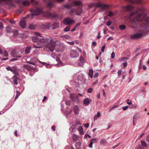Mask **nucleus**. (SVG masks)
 Listing matches in <instances>:
<instances>
[{
  "label": "nucleus",
  "mask_w": 149,
  "mask_h": 149,
  "mask_svg": "<svg viewBox=\"0 0 149 149\" xmlns=\"http://www.w3.org/2000/svg\"><path fill=\"white\" fill-rule=\"evenodd\" d=\"M34 34L37 36L32 38L33 41L36 42L33 44L34 47L36 48H41L45 46L51 52H53L55 45V41L50 37H44L39 33L35 32Z\"/></svg>",
  "instance_id": "1"
},
{
  "label": "nucleus",
  "mask_w": 149,
  "mask_h": 149,
  "mask_svg": "<svg viewBox=\"0 0 149 149\" xmlns=\"http://www.w3.org/2000/svg\"><path fill=\"white\" fill-rule=\"evenodd\" d=\"M143 8H139L138 9L137 12L136 13H132L131 14V17L136 16V20L138 21H140L144 20L145 22L146 23H149V17H146L144 13H142L138 15L137 13L139 12H142L144 10Z\"/></svg>",
  "instance_id": "2"
},
{
  "label": "nucleus",
  "mask_w": 149,
  "mask_h": 149,
  "mask_svg": "<svg viewBox=\"0 0 149 149\" xmlns=\"http://www.w3.org/2000/svg\"><path fill=\"white\" fill-rule=\"evenodd\" d=\"M31 16L32 17L33 15H38L43 13L42 9L41 8H36L34 9L31 10Z\"/></svg>",
  "instance_id": "3"
},
{
  "label": "nucleus",
  "mask_w": 149,
  "mask_h": 149,
  "mask_svg": "<svg viewBox=\"0 0 149 149\" xmlns=\"http://www.w3.org/2000/svg\"><path fill=\"white\" fill-rule=\"evenodd\" d=\"M70 56L72 58H75L79 56V54L75 49H71L70 53Z\"/></svg>",
  "instance_id": "4"
},
{
  "label": "nucleus",
  "mask_w": 149,
  "mask_h": 149,
  "mask_svg": "<svg viewBox=\"0 0 149 149\" xmlns=\"http://www.w3.org/2000/svg\"><path fill=\"white\" fill-rule=\"evenodd\" d=\"M75 23L74 20L69 17L65 19L63 21V23L66 25L72 24Z\"/></svg>",
  "instance_id": "5"
},
{
  "label": "nucleus",
  "mask_w": 149,
  "mask_h": 149,
  "mask_svg": "<svg viewBox=\"0 0 149 149\" xmlns=\"http://www.w3.org/2000/svg\"><path fill=\"white\" fill-rule=\"evenodd\" d=\"M79 96H82V95L80 93H79L78 95H77L76 94L74 93L71 94L70 95V97L71 99L72 100H75V99L77 100V101H78L79 100Z\"/></svg>",
  "instance_id": "6"
},
{
  "label": "nucleus",
  "mask_w": 149,
  "mask_h": 149,
  "mask_svg": "<svg viewBox=\"0 0 149 149\" xmlns=\"http://www.w3.org/2000/svg\"><path fill=\"white\" fill-rule=\"evenodd\" d=\"M54 50H55L56 52H62L63 51V45L61 44H59L56 45L55 44L54 49Z\"/></svg>",
  "instance_id": "7"
},
{
  "label": "nucleus",
  "mask_w": 149,
  "mask_h": 149,
  "mask_svg": "<svg viewBox=\"0 0 149 149\" xmlns=\"http://www.w3.org/2000/svg\"><path fill=\"white\" fill-rule=\"evenodd\" d=\"M147 144L145 141H141V145L137 147L136 149H144V147L146 146Z\"/></svg>",
  "instance_id": "8"
},
{
  "label": "nucleus",
  "mask_w": 149,
  "mask_h": 149,
  "mask_svg": "<svg viewBox=\"0 0 149 149\" xmlns=\"http://www.w3.org/2000/svg\"><path fill=\"white\" fill-rule=\"evenodd\" d=\"M73 6H80L82 5V2L80 1L75 0L72 2Z\"/></svg>",
  "instance_id": "9"
},
{
  "label": "nucleus",
  "mask_w": 149,
  "mask_h": 149,
  "mask_svg": "<svg viewBox=\"0 0 149 149\" xmlns=\"http://www.w3.org/2000/svg\"><path fill=\"white\" fill-rule=\"evenodd\" d=\"M142 33H141L135 34L131 36V38L132 39H137L142 37Z\"/></svg>",
  "instance_id": "10"
},
{
  "label": "nucleus",
  "mask_w": 149,
  "mask_h": 149,
  "mask_svg": "<svg viewBox=\"0 0 149 149\" xmlns=\"http://www.w3.org/2000/svg\"><path fill=\"white\" fill-rule=\"evenodd\" d=\"M44 15L49 17H56L57 16L56 14L53 15L49 12H47Z\"/></svg>",
  "instance_id": "11"
},
{
  "label": "nucleus",
  "mask_w": 149,
  "mask_h": 149,
  "mask_svg": "<svg viewBox=\"0 0 149 149\" xmlns=\"http://www.w3.org/2000/svg\"><path fill=\"white\" fill-rule=\"evenodd\" d=\"M91 101V100L88 98H86L84 100V104L86 106H88L90 102Z\"/></svg>",
  "instance_id": "12"
},
{
  "label": "nucleus",
  "mask_w": 149,
  "mask_h": 149,
  "mask_svg": "<svg viewBox=\"0 0 149 149\" xmlns=\"http://www.w3.org/2000/svg\"><path fill=\"white\" fill-rule=\"evenodd\" d=\"M73 108L74 113L76 115L79 114V110L78 107L76 105H75L74 107Z\"/></svg>",
  "instance_id": "13"
},
{
  "label": "nucleus",
  "mask_w": 149,
  "mask_h": 149,
  "mask_svg": "<svg viewBox=\"0 0 149 149\" xmlns=\"http://www.w3.org/2000/svg\"><path fill=\"white\" fill-rule=\"evenodd\" d=\"M19 24L21 27L24 28L26 26V23L25 20H23L19 22Z\"/></svg>",
  "instance_id": "14"
},
{
  "label": "nucleus",
  "mask_w": 149,
  "mask_h": 149,
  "mask_svg": "<svg viewBox=\"0 0 149 149\" xmlns=\"http://www.w3.org/2000/svg\"><path fill=\"white\" fill-rule=\"evenodd\" d=\"M82 11L83 10L81 8H77L75 11L76 15H79L82 13Z\"/></svg>",
  "instance_id": "15"
},
{
  "label": "nucleus",
  "mask_w": 149,
  "mask_h": 149,
  "mask_svg": "<svg viewBox=\"0 0 149 149\" xmlns=\"http://www.w3.org/2000/svg\"><path fill=\"white\" fill-rule=\"evenodd\" d=\"M80 63H79L78 64V65L79 66H82L85 63V61H84V58L83 57L80 56Z\"/></svg>",
  "instance_id": "16"
},
{
  "label": "nucleus",
  "mask_w": 149,
  "mask_h": 149,
  "mask_svg": "<svg viewBox=\"0 0 149 149\" xmlns=\"http://www.w3.org/2000/svg\"><path fill=\"white\" fill-rule=\"evenodd\" d=\"M52 57L53 58L54 61H56L57 62H59L60 61L59 58H58L57 56L54 53H53L51 54Z\"/></svg>",
  "instance_id": "17"
},
{
  "label": "nucleus",
  "mask_w": 149,
  "mask_h": 149,
  "mask_svg": "<svg viewBox=\"0 0 149 149\" xmlns=\"http://www.w3.org/2000/svg\"><path fill=\"white\" fill-rule=\"evenodd\" d=\"M123 8H124V10H125L130 11L132 9L133 7L132 6H131L130 5H128V6L124 7H123Z\"/></svg>",
  "instance_id": "18"
},
{
  "label": "nucleus",
  "mask_w": 149,
  "mask_h": 149,
  "mask_svg": "<svg viewBox=\"0 0 149 149\" xmlns=\"http://www.w3.org/2000/svg\"><path fill=\"white\" fill-rule=\"evenodd\" d=\"M107 143V140L105 139H102L100 140V144L101 145H105Z\"/></svg>",
  "instance_id": "19"
},
{
  "label": "nucleus",
  "mask_w": 149,
  "mask_h": 149,
  "mask_svg": "<svg viewBox=\"0 0 149 149\" xmlns=\"http://www.w3.org/2000/svg\"><path fill=\"white\" fill-rule=\"evenodd\" d=\"M14 83L15 85H17L18 84V80L19 79L18 78L15 76H13V78Z\"/></svg>",
  "instance_id": "20"
},
{
  "label": "nucleus",
  "mask_w": 149,
  "mask_h": 149,
  "mask_svg": "<svg viewBox=\"0 0 149 149\" xmlns=\"http://www.w3.org/2000/svg\"><path fill=\"white\" fill-rule=\"evenodd\" d=\"M100 114L101 113L100 111H97V114L95 115L94 116L93 118L94 120H97L98 118L100 117Z\"/></svg>",
  "instance_id": "21"
},
{
  "label": "nucleus",
  "mask_w": 149,
  "mask_h": 149,
  "mask_svg": "<svg viewBox=\"0 0 149 149\" xmlns=\"http://www.w3.org/2000/svg\"><path fill=\"white\" fill-rule=\"evenodd\" d=\"M78 130L80 134L83 135L84 134V132L83 131L82 127L81 126H79L78 128Z\"/></svg>",
  "instance_id": "22"
},
{
  "label": "nucleus",
  "mask_w": 149,
  "mask_h": 149,
  "mask_svg": "<svg viewBox=\"0 0 149 149\" xmlns=\"http://www.w3.org/2000/svg\"><path fill=\"white\" fill-rule=\"evenodd\" d=\"M79 136L76 135L75 134H73L72 135V138L74 141H76L78 139Z\"/></svg>",
  "instance_id": "23"
},
{
  "label": "nucleus",
  "mask_w": 149,
  "mask_h": 149,
  "mask_svg": "<svg viewBox=\"0 0 149 149\" xmlns=\"http://www.w3.org/2000/svg\"><path fill=\"white\" fill-rule=\"evenodd\" d=\"M31 48L30 47H26L25 50V52L26 54H29L30 53V51Z\"/></svg>",
  "instance_id": "24"
},
{
  "label": "nucleus",
  "mask_w": 149,
  "mask_h": 149,
  "mask_svg": "<svg viewBox=\"0 0 149 149\" xmlns=\"http://www.w3.org/2000/svg\"><path fill=\"white\" fill-rule=\"evenodd\" d=\"M36 26V25L33 24H31L29 26V28L30 29L33 30L35 29Z\"/></svg>",
  "instance_id": "25"
},
{
  "label": "nucleus",
  "mask_w": 149,
  "mask_h": 149,
  "mask_svg": "<svg viewBox=\"0 0 149 149\" xmlns=\"http://www.w3.org/2000/svg\"><path fill=\"white\" fill-rule=\"evenodd\" d=\"M6 68L7 70L10 71L12 72H14L15 71V68H12L10 67H8Z\"/></svg>",
  "instance_id": "26"
},
{
  "label": "nucleus",
  "mask_w": 149,
  "mask_h": 149,
  "mask_svg": "<svg viewBox=\"0 0 149 149\" xmlns=\"http://www.w3.org/2000/svg\"><path fill=\"white\" fill-rule=\"evenodd\" d=\"M127 59V58L126 57H122L120 58L118 60V61L119 62H123L126 61V59Z\"/></svg>",
  "instance_id": "27"
},
{
  "label": "nucleus",
  "mask_w": 149,
  "mask_h": 149,
  "mask_svg": "<svg viewBox=\"0 0 149 149\" xmlns=\"http://www.w3.org/2000/svg\"><path fill=\"white\" fill-rule=\"evenodd\" d=\"M24 6H28L30 4L29 2L27 1H24L22 2Z\"/></svg>",
  "instance_id": "28"
},
{
  "label": "nucleus",
  "mask_w": 149,
  "mask_h": 149,
  "mask_svg": "<svg viewBox=\"0 0 149 149\" xmlns=\"http://www.w3.org/2000/svg\"><path fill=\"white\" fill-rule=\"evenodd\" d=\"M76 125H72L71 128L70 129V131L71 132H73L74 131V130L76 127Z\"/></svg>",
  "instance_id": "29"
},
{
  "label": "nucleus",
  "mask_w": 149,
  "mask_h": 149,
  "mask_svg": "<svg viewBox=\"0 0 149 149\" xmlns=\"http://www.w3.org/2000/svg\"><path fill=\"white\" fill-rule=\"evenodd\" d=\"M93 70L92 69H90L89 70V75L91 78L93 77Z\"/></svg>",
  "instance_id": "30"
},
{
  "label": "nucleus",
  "mask_w": 149,
  "mask_h": 149,
  "mask_svg": "<svg viewBox=\"0 0 149 149\" xmlns=\"http://www.w3.org/2000/svg\"><path fill=\"white\" fill-rule=\"evenodd\" d=\"M6 31L8 33H10L12 31L11 29L9 26H7L6 27Z\"/></svg>",
  "instance_id": "31"
},
{
  "label": "nucleus",
  "mask_w": 149,
  "mask_h": 149,
  "mask_svg": "<svg viewBox=\"0 0 149 149\" xmlns=\"http://www.w3.org/2000/svg\"><path fill=\"white\" fill-rule=\"evenodd\" d=\"M108 7V6L107 4H102L101 8L103 9H105Z\"/></svg>",
  "instance_id": "32"
},
{
  "label": "nucleus",
  "mask_w": 149,
  "mask_h": 149,
  "mask_svg": "<svg viewBox=\"0 0 149 149\" xmlns=\"http://www.w3.org/2000/svg\"><path fill=\"white\" fill-rule=\"evenodd\" d=\"M13 35L16 36L18 34V31L17 30H15L13 31Z\"/></svg>",
  "instance_id": "33"
},
{
  "label": "nucleus",
  "mask_w": 149,
  "mask_h": 149,
  "mask_svg": "<svg viewBox=\"0 0 149 149\" xmlns=\"http://www.w3.org/2000/svg\"><path fill=\"white\" fill-rule=\"evenodd\" d=\"M91 141L93 142V143H96L97 142V139L96 138H92L91 139Z\"/></svg>",
  "instance_id": "34"
},
{
  "label": "nucleus",
  "mask_w": 149,
  "mask_h": 149,
  "mask_svg": "<svg viewBox=\"0 0 149 149\" xmlns=\"http://www.w3.org/2000/svg\"><path fill=\"white\" fill-rule=\"evenodd\" d=\"M20 95V93L19 92V91H17L16 95V96L15 97V100L17 99L18 98V97H19V95Z\"/></svg>",
  "instance_id": "35"
},
{
  "label": "nucleus",
  "mask_w": 149,
  "mask_h": 149,
  "mask_svg": "<svg viewBox=\"0 0 149 149\" xmlns=\"http://www.w3.org/2000/svg\"><path fill=\"white\" fill-rule=\"evenodd\" d=\"M65 103L66 105L70 106V102L69 100H66L65 101Z\"/></svg>",
  "instance_id": "36"
},
{
  "label": "nucleus",
  "mask_w": 149,
  "mask_h": 149,
  "mask_svg": "<svg viewBox=\"0 0 149 149\" xmlns=\"http://www.w3.org/2000/svg\"><path fill=\"white\" fill-rule=\"evenodd\" d=\"M114 15V14L113 12H112L111 11H110L109 13V15H108V16L110 17H112Z\"/></svg>",
  "instance_id": "37"
},
{
  "label": "nucleus",
  "mask_w": 149,
  "mask_h": 149,
  "mask_svg": "<svg viewBox=\"0 0 149 149\" xmlns=\"http://www.w3.org/2000/svg\"><path fill=\"white\" fill-rule=\"evenodd\" d=\"M72 6H73L72 3L71 4H67L65 6V7L68 8H70Z\"/></svg>",
  "instance_id": "38"
},
{
  "label": "nucleus",
  "mask_w": 149,
  "mask_h": 149,
  "mask_svg": "<svg viewBox=\"0 0 149 149\" xmlns=\"http://www.w3.org/2000/svg\"><path fill=\"white\" fill-rule=\"evenodd\" d=\"M102 4L100 3H98L96 4V7H100L101 8Z\"/></svg>",
  "instance_id": "39"
},
{
  "label": "nucleus",
  "mask_w": 149,
  "mask_h": 149,
  "mask_svg": "<svg viewBox=\"0 0 149 149\" xmlns=\"http://www.w3.org/2000/svg\"><path fill=\"white\" fill-rule=\"evenodd\" d=\"M70 30V27L69 26H67L64 29V31L65 32H67L69 31Z\"/></svg>",
  "instance_id": "40"
},
{
  "label": "nucleus",
  "mask_w": 149,
  "mask_h": 149,
  "mask_svg": "<svg viewBox=\"0 0 149 149\" xmlns=\"http://www.w3.org/2000/svg\"><path fill=\"white\" fill-rule=\"evenodd\" d=\"M11 1V0H0V3L2 1L8 3L10 2Z\"/></svg>",
  "instance_id": "41"
},
{
  "label": "nucleus",
  "mask_w": 149,
  "mask_h": 149,
  "mask_svg": "<svg viewBox=\"0 0 149 149\" xmlns=\"http://www.w3.org/2000/svg\"><path fill=\"white\" fill-rule=\"evenodd\" d=\"M119 27L120 29L121 30H124L125 28V26L124 25L120 26Z\"/></svg>",
  "instance_id": "42"
},
{
  "label": "nucleus",
  "mask_w": 149,
  "mask_h": 149,
  "mask_svg": "<svg viewBox=\"0 0 149 149\" xmlns=\"http://www.w3.org/2000/svg\"><path fill=\"white\" fill-rule=\"evenodd\" d=\"M137 107V105L135 104H132L131 108L132 109H135Z\"/></svg>",
  "instance_id": "43"
},
{
  "label": "nucleus",
  "mask_w": 149,
  "mask_h": 149,
  "mask_svg": "<svg viewBox=\"0 0 149 149\" xmlns=\"http://www.w3.org/2000/svg\"><path fill=\"white\" fill-rule=\"evenodd\" d=\"M3 54L5 56H7L8 55L7 52L6 51H4L3 53Z\"/></svg>",
  "instance_id": "44"
},
{
  "label": "nucleus",
  "mask_w": 149,
  "mask_h": 149,
  "mask_svg": "<svg viewBox=\"0 0 149 149\" xmlns=\"http://www.w3.org/2000/svg\"><path fill=\"white\" fill-rule=\"evenodd\" d=\"M72 110L71 109H69L68 111L66 112V113L67 115H69L72 112Z\"/></svg>",
  "instance_id": "45"
},
{
  "label": "nucleus",
  "mask_w": 149,
  "mask_h": 149,
  "mask_svg": "<svg viewBox=\"0 0 149 149\" xmlns=\"http://www.w3.org/2000/svg\"><path fill=\"white\" fill-rule=\"evenodd\" d=\"M115 56V53L113 52H112L111 55V57L112 59H113L114 58Z\"/></svg>",
  "instance_id": "46"
},
{
  "label": "nucleus",
  "mask_w": 149,
  "mask_h": 149,
  "mask_svg": "<svg viewBox=\"0 0 149 149\" xmlns=\"http://www.w3.org/2000/svg\"><path fill=\"white\" fill-rule=\"evenodd\" d=\"M63 36L64 38H66L67 39H69L70 38V37L68 35H65Z\"/></svg>",
  "instance_id": "47"
},
{
  "label": "nucleus",
  "mask_w": 149,
  "mask_h": 149,
  "mask_svg": "<svg viewBox=\"0 0 149 149\" xmlns=\"http://www.w3.org/2000/svg\"><path fill=\"white\" fill-rule=\"evenodd\" d=\"M93 91V88H89L87 90V92L88 93H91Z\"/></svg>",
  "instance_id": "48"
},
{
  "label": "nucleus",
  "mask_w": 149,
  "mask_h": 149,
  "mask_svg": "<svg viewBox=\"0 0 149 149\" xmlns=\"http://www.w3.org/2000/svg\"><path fill=\"white\" fill-rule=\"evenodd\" d=\"M45 67L47 68H50L52 67V66L49 64L46 63L45 65Z\"/></svg>",
  "instance_id": "49"
},
{
  "label": "nucleus",
  "mask_w": 149,
  "mask_h": 149,
  "mask_svg": "<svg viewBox=\"0 0 149 149\" xmlns=\"http://www.w3.org/2000/svg\"><path fill=\"white\" fill-rule=\"evenodd\" d=\"M67 42L69 45H73L74 44V42H69V41H67Z\"/></svg>",
  "instance_id": "50"
},
{
  "label": "nucleus",
  "mask_w": 149,
  "mask_h": 149,
  "mask_svg": "<svg viewBox=\"0 0 149 149\" xmlns=\"http://www.w3.org/2000/svg\"><path fill=\"white\" fill-rule=\"evenodd\" d=\"M53 5V3H52L49 2L47 3V6L49 7H50Z\"/></svg>",
  "instance_id": "51"
},
{
  "label": "nucleus",
  "mask_w": 149,
  "mask_h": 149,
  "mask_svg": "<svg viewBox=\"0 0 149 149\" xmlns=\"http://www.w3.org/2000/svg\"><path fill=\"white\" fill-rule=\"evenodd\" d=\"M93 142L91 141L89 145V147L90 148H91L92 147V145H93Z\"/></svg>",
  "instance_id": "52"
},
{
  "label": "nucleus",
  "mask_w": 149,
  "mask_h": 149,
  "mask_svg": "<svg viewBox=\"0 0 149 149\" xmlns=\"http://www.w3.org/2000/svg\"><path fill=\"white\" fill-rule=\"evenodd\" d=\"M99 76V74L98 72H96L95 73V75L94 76V77L95 78H96Z\"/></svg>",
  "instance_id": "53"
},
{
  "label": "nucleus",
  "mask_w": 149,
  "mask_h": 149,
  "mask_svg": "<svg viewBox=\"0 0 149 149\" xmlns=\"http://www.w3.org/2000/svg\"><path fill=\"white\" fill-rule=\"evenodd\" d=\"M35 0H31V1L32 2V4L33 5H35L38 3V2H34Z\"/></svg>",
  "instance_id": "54"
},
{
  "label": "nucleus",
  "mask_w": 149,
  "mask_h": 149,
  "mask_svg": "<svg viewBox=\"0 0 149 149\" xmlns=\"http://www.w3.org/2000/svg\"><path fill=\"white\" fill-rule=\"evenodd\" d=\"M105 48V46L104 45L101 48V51L102 52H104V49Z\"/></svg>",
  "instance_id": "55"
},
{
  "label": "nucleus",
  "mask_w": 149,
  "mask_h": 149,
  "mask_svg": "<svg viewBox=\"0 0 149 149\" xmlns=\"http://www.w3.org/2000/svg\"><path fill=\"white\" fill-rule=\"evenodd\" d=\"M126 102L129 105H130L132 104V102L130 101L129 99H127L126 101Z\"/></svg>",
  "instance_id": "56"
},
{
  "label": "nucleus",
  "mask_w": 149,
  "mask_h": 149,
  "mask_svg": "<svg viewBox=\"0 0 149 149\" xmlns=\"http://www.w3.org/2000/svg\"><path fill=\"white\" fill-rule=\"evenodd\" d=\"M81 77H83V76L82 75H79L78 77V79L80 81H81L82 79L80 78Z\"/></svg>",
  "instance_id": "57"
},
{
  "label": "nucleus",
  "mask_w": 149,
  "mask_h": 149,
  "mask_svg": "<svg viewBox=\"0 0 149 149\" xmlns=\"http://www.w3.org/2000/svg\"><path fill=\"white\" fill-rule=\"evenodd\" d=\"M128 106H127L124 107H123V109L124 111L126 110L128 108Z\"/></svg>",
  "instance_id": "58"
},
{
  "label": "nucleus",
  "mask_w": 149,
  "mask_h": 149,
  "mask_svg": "<svg viewBox=\"0 0 149 149\" xmlns=\"http://www.w3.org/2000/svg\"><path fill=\"white\" fill-rule=\"evenodd\" d=\"M64 65L61 62H59V63L57 65H56L59 66H62L63 65Z\"/></svg>",
  "instance_id": "59"
},
{
  "label": "nucleus",
  "mask_w": 149,
  "mask_h": 149,
  "mask_svg": "<svg viewBox=\"0 0 149 149\" xmlns=\"http://www.w3.org/2000/svg\"><path fill=\"white\" fill-rule=\"evenodd\" d=\"M118 107V105H116L113 107L110 110V111H111V110H112L113 109L117 108Z\"/></svg>",
  "instance_id": "60"
},
{
  "label": "nucleus",
  "mask_w": 149,
  "mask_h": 149,
  "mask_svg": "<svg viewBox=\"0 0 149 149\" xmlns=\"http://www.w3.org/2000/svg\"><path fill=\"white\" fill-rule=\"evenodd\" d=\"M122 73V70H119L118 71V75L120 76Z\"/></svg>",
  "instance_id": "61"
},
{
  "label": "nucleus",
  "mask_w": 149,
  "mask_h": 149,
  "mask_svg": "<svg viewBox=\"0 0 149 149\" xmlns=\"http://www.w3.org/2000/svg\"><path fill=\"white\" fill-rule=\"evenodd\" d=\"M89 124L88 123L85 124L84 125V127L86 128H88L89 127Z\"/></svg>",
  "instance_id": "62"
},
{
  "label": "nucleus",
  "mask_w": 149,
  "mask_h": 149,
  "mask_svg": "<svg viewBox=\"0 0 149 149\" xmlns=\"http://www.w3.org/2000/svg\"><path fill=\"white\" fill-rule=\"evenodd\" d=\"M111 23L109 21H108L106 24V25L107 26H109L111 25Z\"/></svg>",
  "instance_id": "63"
},
{
  "label": "nucleus",
  "mask_w": 149,
  "mask_h": 149,
  "mask_svg": "<svg viewBox=\"0 0 149 149\" xmlns=\"http://www.w3.org/2000/svg\"><path fill=\"white\" fill-rule=\"evenodd\" d=\"M146 140L149 143V134L147 136L146 139Z\"/></svg>",
  "instance_id": "64"
}]
</instances>
